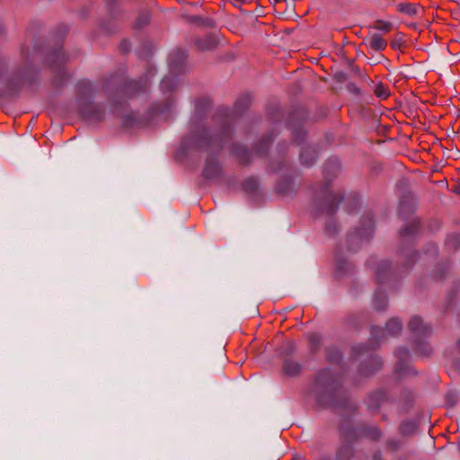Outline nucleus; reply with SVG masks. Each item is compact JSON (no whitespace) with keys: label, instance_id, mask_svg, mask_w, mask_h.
Masks as SVG:
<instances>
[{"label":"nucleus","instance_id":"49","mask_svg":"<svg viewBox=\"0 0 460 460\" xmlns=\"http://www.w3.org/2000/svg\"><path fill=\"white\" fill-rule=\"evenodd\" d=\"M284 166H285L284 161H279V162L273 161L270 164V167L273 171H280L284 168Z\"/></svg>","mask_w":460,"mask_h":460},{"label":"nucleus","instance_id":"34","mask_svg":"<svg viewBox=\"0 0 460 460\" xmlns=\"http://www.w3.org/2000/svg\"><path fill=\"white\" fill-rule=\"evenodd\" d=\"M327 360L332 363H339L341 359V351L336 348H330L326 350Z\"/></svg>","mask_w":460,"mask_h":460},{"label":"nucleus","instance_id":"56","mask_svg":"<svg viewBox=\"0 0 460 460\" xmlns=\"http://www.w3.org/2000/svg\"><path fill=\"white\" fill-rule=\"evenodd\" d=\"M20 80L22 82V84H24L25 82H27V81H28V79L26 78V76H25V75H23L21 76Z\"/></svg>","mask_w":460,"mask_h":460},{"label":"nucleus","instance_id":"54","mask_svg":"<svg viewBox=\"0 0 460 460\" xmlns=\"http://www.w3.org/2000/svg\"><path fill=\"white\" fill-rule=\"evenodd\" d=\"M431 252L435 255L437 254L438 249L435 245H431Z\"/></svg>","mask_w":460,"mask_h":460},{"label":"nucleus","instance_id":"50","mask_svg":"<svg viewBox=\"0 0 460 460\" xmlns=\"http://www.w3.org/2000/svg\"><path fill=\"white\" fill-rule=\"evenodd\" d=\"M202 24L208 28H213L216 26V22L211 18H206L202 20Z\"/></svg>","mask_w":460,"mask_h":460},{"label":"nucleus","instance_id":"58","mask_svg":"<svg viewBox=\"0 0 460 460\" xmlns=\"http://www.w3.org/2000/svg\"><path fill=\"white\" fill-rule=\"evenodd\" d=\"M235 1H236V2H239V3H241V4H243V3H245V2H246V0H235Z\"/></svg>","mask_w":460,"mask_h":460},{"label":"nucleus","instance_id":"23","mask_svg":"<svg viewBox=\"0 0 460 460\" xmlns=\"http://www.w3.org/2000/svg\"><path fill=\"white\" fill-rule=\"evenodd\" d=\"M372 305L376 311L385 310L388 306V298L385 292L378 288L374 294Z\"/></svg>","mask_w":460,"mask_h":460},{"label":"nucleus","instance_id":"53","mask_svg":"<svg viewBox=\"0 0 460 460\" xmlns=\"http://www.w3.org/2000/svg\"><path fill=\"white\" fill-rule=\"evenodd\" d=\"M373 460H382V456L380 452H376L373 456Z\"/></svg>","mask_w":460,"mask_h":460},{"label":"nucleus","instance_id":"10","mask_svg":"<svg viewBox=\"0 0 460 460\" xmlns=\"http://www.w3.org/2000/svg\"><path fill=\"white\" fill-rule=\"evenodd\" d=\"M306 118V113L303 109L293 111L288 116V124L292 128V135L294 141L301 144L305 136V132L302 128L300 123Z\"/></svg>","mask_w":460,"mask_h":460},{"label":"nucleus","instance_id":"1","mask_svg":"<svg viewBox=\"0 0 460 460\" xmlns=\"http://www.w3.org/2000/svg\"><path fill=\"white\" fill-rule=\"evenodd\" d=\"M252 97L249 94L242 95L234 102V111L230 114L227 109L221 108L217 114V121L220 123V128L217 132H211L204 127L195 125L190 133L181 140V147L184 152L192 149L208 153L217 154L225 145L232 138L231 127L234 116H240L251 105Z\"/></svg>","mask_w":460,"mask_h":460},{"label":"nucleus","instance_id":"46","mask_svg":"<svg viewBox=\"0 0 460 460\" xmlns=\"http://www.w3.org/2000/svg\"><path fill=\"white\" fill-rule=\"evenodd\" d=\"M282 353L286 355L292 354L296 350V345L292 341H288L282 346Z\"/></svg>","mask_w":460,"mask_h":460},{"label":"nucleus","instance_id":"42","mask_svg":"<svg viewBox=\"0 0 460 460\" xmlns=\"http://www.w3.org/2000/svg\"><path fill=\"white\" fill-rule=\"evenodd\" d=\"M370 348L368 345H358L356 347H353L352 352L353 356L355 358H358L359 356L367 353L369 351Z\"/></svg>","mask_w":460,"mask_h":460},{"label":"nucleus","instance_id":"18","mask_svg":"<svg viewBox=\"0 0 460 460\" xmlns=\"http://www.w3.org/2000/svg\"><path fill=\"white\" fill-rule=\"evenodd\" d=\"M217 38L211 33H208L202 38H197L195 40L196 47L199 50L201 51L213 50L217 47Z\"/></svg>","mask_w":460,"mask_h":460},{"label":"nucleus","instance_id":"9","mask_svg":"<svg viewBox=\"0 0 460 460\" xmlns=\"http://www.w3.org/2000/svg\"><path fill=\"white\" fill-rule=\"evenodd\" d=\"M398 188L401 190L399 215L402 218H407L415 210L414 199L411 193L408 191V183L406 181H402Z\"/></svg>","mask_w":460,"mask_h":460},{"label":"nucleus","instance_id":"59","mask_svg":"<svg viewBox=\"0 0 460 460\" xmlns=\"http://www.w3.org/2000/svg\"><path fill=\"white\" fill-rule=\"evenodd\" d=\"M457 118H459V119H460V108H459V109H458V111H457Z\"/></svg>","mask_w":460,"mask_h":460},{"label":"nucleus","instance_id":"37","mask_svg":"<svg viewBox=\"0 0 460 460\" xmlns=\"http://www.w3.org/2000/svg\"><path fill=\"white\" fill-rule=\"evenodd\" d=\"M397 10L408 15H414L417 13V7L414 4L404 3L397 5Z\"/></svg>","mask_w":460,"mask_h":460},{"label":"nucleus","instance_id":"11","mask_svg":"<svg viewBox=\"0 0 460 460\" xmlns=\"http://www.w3.org/2000/svg\"><path fill=\"white\" fill-rule=\"evenodd\" d=\"M394 355L397 358V363L395 366V370L401 376L405 375H415L416 372L408 365V358L410 357V352L406 348L399 347L394 351Z\"/></svg>","mask_w":460,"mask_h":460},{"label":"nucleus","instance_id":"47","mask_svg":"<svg viewBox=\"0 0 460 460\" xmlns=\"http://www.w3.org/2000/svg\"><path fill=\"white\" fill-rule=\"evenodd\" d=\"M346 206H349V208H348V211L349 213H352L354 209H356L358 206V199L356 198V197H353L351 199H349L348 201H347V204Z\"/></svg>","mask_w":460,"mask_h":460},{"label":"nucleus","instance_id":"26","mask_svg":"<svg viewBox=\"0 0 460 460\" xmlns=\"http://www.w3.org/2000/svg\"><path fill=\"white\" fill-rule=\"evenodd\" d=\"M274 135L270 133V135L264 136L260 142L254 146V152L257 155H263L267 153L270 145L271 144Z\"/></svg>","mask_w":460,"mask_h":460},{"label":"nucleus","instance_id":"27","mask_svg":"<svg viewBox=\"0 0 460 460\" xmlns=\"http://www.w3.org/2000/svg\"><path fill=\"white\" fill-rule=\"evenodd\" d=\"M418 429L416 422L411 420H404L399 427V432L401 435L408 437L413 435Z\"/></svg>","mask_w":460,"mask_h":460},{"label":"nucleus","instance_id":"32","mask_svg":"<svg viewBox=\"0 0 460 460\" xmlns=\"http://www.w3.org/2000/svg\"><path fill=\"white\" fill-rule=\"evenodd\" d=\"M293 190V182L290 178H285L277 184V190L281 194H288Z\"/></svg>","mask_w":460,"mask_h":460},{"label":"nucleus","instance_id":"38","mask_svg":"<svg viewBox=\"0 0 460 460\" xmlns=\"http://www.w3.org/2000/svg\"><path fill=\"white\" fill-rule=\"evenodd\" d=\"M308 342L312 351H316L321 343V337L316 333H310L308 335Z\"/></svg>","mask_w":460,"mask_h":460},{"label":"nucleus","instance_id":"8","mask_svg":"<svg viewBox=\"0 0 460 460\" xmlns=\"http://www.w3.org/2000/svg\"><path fill=\"white\" fill-rule=\"evenodd\" d=\"M47 60L53 72L56 73L54 82L58 86H59L66 76L64 66L67 61V58L61 51V48H59L55 49L50 52Z\"/></svg>","mask_w":460,"mask_h":460},{"label":"nucleus","instance_id":"3","mask_svg":"<svg viewBox=\"0 0 460 460\" xmlns=\"http://www.w3.org/2000/svg\"><path fill=\"white\" fill-rule=\"evenodd\" d=\"M340 172V164L336 159L328 160L323 165L325 176L324 184L315 191L314 198V210L315 213L332 216L336 213L338 207L344 199L341 191L333 192L330 190L328 177H335Z\"/></svg>","mask_w":460,"mask_h":460},{"label":"nucleus","instance_id":"6","mask_svg":"<svg viewBox=\"0 0 460 460\" xmlns=\"http://www.w3.org/2000/svg\"><path fill=\"white\" fill-rule=\"evenodd\" d=\"M361 229H356L347 236L349 251L356 252L359 249L364 240H369L373 234L374 218L371 213H367L361 218Z\"/></svg>","mask_w":460,"mask_h":460},{"label":"nucleus","instance_id":"62","mask_svg":"<svg viewBox=\"0 0 460 460\" xmlns=\"http://www.w3.org/2000/svg\"><path fill=\"white\" fill-rule=\"evenodd\" d=\"M206 103L207 104H209V101L208 100H205Z\"/></svg>","mask_w":460,"mask_h":460},{"label":"nucleus","instance_id":"15","mask_svg":"<svg viewBox=\"0 0 460 460\" xmlns=\"http://www.w3.org/2000/svg\"><path fill=\"white\" fill-rule=\"evenodd\" d=\"M383 366V362L379 357L376 355H369L368 362L361 364L359 367V374L361 376H367L374 374L376 371L380 369Z\"/></svg>","mask_w":460,"mask_h":460},{"label":"nucleus","instance_id":"28","mask_svg":"<svg viewBox=\"0 0 460 460\" xmlns=\"http://www.w3.org/2000/svg\"><path fill=\"white\" fill-rule=\"evenodd\" d=\"M178 81L174 76H165L160 84L161 90L164 93L172 92L177 88Z\"/></svg>","mask_w":460,"mask_h":460},{"label":"nucleus","instance_id":"29","mask_svg":"<svg viewBox=\"0 0 460 460\" xmlns=\"http://www.w3.org/2000/svg\"><path fill=\"white\" fill-rule=\"evenodd\" d=\"M369 46L376 51L383 50L386 48L387 42L378 34H374L369 38Z\"/></svg>","mask_w":460,"mask_h":460},{"label":"nucleus","instance_id":"33","mask_svg":"<svg viewBox=\"0 0 460 460\" xmlns=\"http://www.w3.org/2000/svg\"><path fill=\"white\" fill-rule=\"evenodd\" d=\"M142 123L135 113H130L123 118V126L126 128L141 126Z\"/></svg>","mask_w":460,"mask_h":460},{"label":"nucleus","instance_id":"19","mask_svg":"<svg viewBox=\"0 0 460 460\" xmlns=\"http://www.w3.org/2000/svg\"><path fill=\"white\" fill-rule=\"evenodd\" d=\"M387 401V395L384 391H376L371 394L367 399V409L376 412L383 402Z\"/></svg>","mask_w":460,"mask_h":460},{"label":"nucleus","instance_id":"57","mask_svg":"<svg viewBox=\"0 0 460 460\" xmlns=\"http://www.w3.org/2000/svg\"><path fill=\"white\" fill-rule=\"evenodd\" d=\"M112 102H113V105L116 106V100L113 98V97H111Z\"/></svg>","mask_w":460,"mask_h":460},{"label":"nucleus","instance_id":"39","mask_svg":"<svg viewBox=\"0 0 460 460\" xmlns=\"http://www.w3.org/2000/svg\"><path fill=\"white\" fill-rule=\"evenodd\" d=\"M448 270H449L448 263H444V264L438 266L436 268V270H434L435 278L438 279H442L443 278L446 277V273L448 271Z\"/></svg>","mask_w":460,"mask_h":460},{"label":"nucleus","instance_id":"13","mask_svg":"<svg viewBox=\"0 0 460 460\" xmlns=\"http://www.w3.org/2000/svg\"><path fill=\"white\" fill-rule=\"evenodd\" d=\"M94 94V89L91 82L82 80L76 84V100L79 108L84 103H89Z\"/></svg>","mask_w":460,"mask_h":460},{"label":"nucleus","instance_id":"43","mask_svg":"<svg viewBox=\"0 0 460 460\" xmlns=\"http://www.w3.org/2000/svg\"><path fill=\"white\" fill-rule=\"evenodd\" d=\"M374 28L379 31H383L385 32H388L392 29V24L388 22L376 21L375 22Z\"/></svg>","mask_w":460,"mask_h":460},{"label":"nucleus","instance_id":"35","mask_svg":"<svg viewBox=\"0 0 460 460\" xmlns=\"http://www.w3.org/2000/svg\"><path fill=\"white\" fill-rule=\"evenodd\" d=\"M259 183L256 178L250 177L243 183V189L247 192H254L258 189Z\"/></svg>","mask_w":460,"mask_h":460},{"label":"nucleus","instance_id":"36","mask_svg":"<svg viewBox=\"0 0 460 460\" xmlns=\"http://www.w3.org/2000/svg\"><path fill=\"white\" fill-rule=\"evenodd\" d=\"M338 231H339V226H338L337 223L332 218H330L325 224V228H324L325 234L329 236H333L338 233Z\"/></svg>","mask_w":460,"mask_h":460},{"label":"nucleus","instance_id":"2","mask_svg":"<svg viewBox=\"0 0 460 460\" xmlns=\"http://www.w3.org/2000/svg\"><path fill=\"white\" fill-rule=\"evenodd\" d=\"M314 392L319 404L323 407L348 410L350 412L358 410V406L348 398L343 390L341 377L329 368L317 374Z\"/></svg>","mask_w":460,"mask_h":460},{"label":"nucleus","instance_id":"45","mask_svg":"<svg viewBox=\"0 0 460 460\" xmlns=\"http://www.w3.org/2000/svg\"><path fill=\"white\" fill-rule=\"evenodd\" d=\"M149 22L148 15L146 13L140 14L136 20V26L138 28H142L146 25Z\"/></svg>","mask_w":460,"mask_h":460},{"label":"nucleus","instance_id":"7","mask_svg":"<svg viewBox=\"0 0 460 460\" xmlns=\"http://www.w3.org/2000/svg\"><path fill=\"white\" fill-rule=\"evenodd\" d=\"M340 429L342 438L349 442L357 440L359 437H366L374 441L383 437L382 431L376 426L361 425L358 430H355L344 422L341 425Z\"/></svg>","mask_w":460,"mask_h":460},{"label":"nucleus","instance_id":"16","mask_svg":"<svg viewBox=\"0 0 460 460\" xmlns=\"http://www.w3.org/2000/svg\"><path fill=\"white\" fill-rule=\"evenodd\" d=\"M402 323L396 318H392L387 322L385 330L379 329L377 327H373L372 328V336L376 337L377 332H382L383 334L385 333V332H386L391 336H396L402 332Z\"/></svg>","mask_w":460,"mask_h":460},{"label":"nucleus","instance_id":"24","mask_svg":"<svg viewBox=\"0 0 460 460\" xmlns=\"http://www.w3.org/2000/svg\"><path fill=\"white\" fill-rule=\"evenodd\" d=\"M420 227V222L419 219H413L409 224L404 226L400 230V237L402 239H406L408 237H411L415 235Z\"/></svg>","mask_w":460,"mask_h":460},{"label":"nucleus","instance_id":"20","mask_svg":"<svg viewBox=\"0 0 460 460\" xmlns=\"http://www.w3.org/2000/svg\"><path fill=\"white\" fill-rule=\"evenodd\" d=\"M317 158L316 149L311 146H305L302 148L300 153V163L302 165L310 167L312 166Z\"/></svg>","mask_w":460,"mask_h":460},{"label":"nucleus","instance_id":"30","mask_svg":"<svg viewBox=\"0 0 460 460\" xmlns=\"http://www.w3.org/2000/svg\"><path fill=\"white\" fill-rule=\"evenodd\" d=\"M353 456V448L349 445L341 446L337 453L336 459L337 460H350Z\"/></svg>","mask_w":460,"mask_h":460},{"label":"nucleus","instance_id":"14","mask_svg":"<svg viewBox=\"0 0 460 460\" xmlns=\"http://www.w3.org/2000/svg\"><path fill=\"white\" fill-rule=\"evenodd\" d=\"M186 59L187 53L185 50L181 49H175L170 56L171 71L172 73H181L183 71Z\"/></svg>","mask_w":460,"mask_h":460},{"label":"nucleus","instance_id":"12","mask_svg":"<svg viewBox=\"0 0 460 460\" xmlns=\"http://www.w3.org/2000/svg\"><path fill=\"white\" fill-rule=\"evenodd\" d=\"M80 114L86 119L91 121H101L104 118L103 108L93 102L84 103L79 108Z\"/></svg>","mask_w":460,"mask_h":460},{"label":"nucleus","instance_id":"21","mask_svg":"<svg viewBox=\"0 0 460 460\" xmlns=\"http://www.w3.org/2000/svg\"><path fill=\"white\" fill-rule=\"evenodd\" d=\"M391 263L386 261H383L378 263L376 270V278L378 284H383L390 277Z\"/></svg>","mask_w":460,"mask_h":460},{"label":"nucleus","instance_id":"48","mask_svg":"<svg viewBox=\"0 0 460 460\" xmlns=\"http://www.w3.org/2000/svg\"><path fill=\"white\" fill-rule=\"evenodd\" d=\"M386 447H387V449H389L391 451H396V450H398L400 445H399L398 441L392 439V440L387 441Z\"/></svg>","mask_w":460,"mask_h":460},{"label":"nucleus","instance_id":"52","mask_svg":"<svg viewBox=\"0 0 460 460\" xmlns=\"http://www.w3.org/2000/svg\"><path fill=\"white\" fill-rule=\"evenodd\" d=\"M59 29L62 31V37H64L68 31L67 26L65 25L61 26Z\"/></svg>","mask_w":460,"mask_h":460},{"label":"nucleus","instance_id":"60","mask_svg":"<svg viewBox=\"0 0 460 460\" xmlns=\"http://www.w3.org/2000/svg\"><path fill=\"white\" fill-rule=\"evenodd\" d=\"M457 347H458V349L460 350V340L457 342Z\"/></svg>","mask_w":460,"mask_h":460},{"label":"nucleus","instance_id":"41","mask_svg":"<svg viewBox=\"0 0 460 460\" xmlns=\"http://www.w3.org/2000/svg\"><path fill=\"white\" fill-rule=\"evenodd\" d=\"M171 107V103L167 100L164 103L162 104H154L151 108L154 113H163L165 111L169 110Z\"/></svg>","mask_w":460,"mask_h":460},{"label":"nucleus","instance_id":"5","mask_svg":"<svg viewBox=\"0 0 460 460\" xmlns=\"http://www.w3.org/2000/svg\"><path fill=\"white\" fill-rule=\"evenodd\" d=\"M408 326L415 339V352L420 356H429L432 352L431 347L428 343L420 342L419 339L429 336L432 332L431 327L418 315L411 317Z\"/></svg>","mask_w":460,"mask_h":460},{"label":"nucleus","instance_id":"51","mask_svg":"<svg viewBox=\"0 0 460 460\" xmlns=\"http://www.w3.org/2000/svg\"><path fill=\"white\" fill-rule=\"evenodd\" d=\"M130 44L128 40H124L120 42L119 49L122 52H128L129 49Z\"/></svg>","mask_w":460,"mask_h":460},{"label":"nucleus","instance_id":"55","mask_svg":"<svg viewBox=\"0 0 460 460\" xmlns=\"http://www.w3.org/2000/svg\"><path fill=\"white\" fill-rule=\"evenodd\" d=\"M291 460H304V457L300 456H294Z\"/></svg>","mask_w":460,"mask_h":460},{"label":"nucleus","instance_id":"63","mask_svg":"<svg viewBox=\"0 0 460 460\" xmlns=\"http://www.w3.org/2000/svg\"><path fill=\"white\" fill-rule=\"evenodd\" d=\"M321 460H331V459H329V458H322Z\"/></svg>","mask_w":460,"mask_h":460},{"label":"nucleus","instance_id":"61","mask_svg":"<svg viewBox=\"0 0 460 460\" xmlns=\"http://www.w3.org/2000/svg\"><path fill=\"white\" fill-rule=\"evenodd\" d=\"M411 255V257H415V256H416V253H415V252H412Z\"/></svg>","mask_w":460,"mask_h":460},{"label":"nucleus","instance_id":"44","mask_svg":"<svg viewBox=\"0 0 460 460\" xmlns=\"http://www.w3.org/2000/svg\"><path fill=\"white\" fill-rule=\"evenodd\" d=\"M458 401L457 394L454 392H449L446 394V404L448 407H454Z\"/></svg>","mask_w":460,"mask_h":460},{"label":"nucleus","instance_id":"4","mask_svg":"<svg viewBox=\"0 0 460 460\" xmlns=\"http://www.w3.org/2000/svg\"><path fill=\"white\" fill-rule=\"evenodd\" d=\"M148 84L146 78H141L137 81L128 80L124 75L120 73L112 75L106 79L103 90L107 93H112L119 96L122 95L129 98L145 92L147 89Z\"/></svg>","mask_w":460,"mask_h":460},{"label":"nucleus","instance_id":"25","mask_svg":"<svg viewBox=\"0 0 460 460\" xmlns=\"http://www.w3.org/2000/svg\"><path fill=\"white\" fill-rule=\"evenodd\" d=\"M301 365L294 360L286 359L283 363V372L288 376H296L300 374Z\"/></svg>","mask_w":460,"mask_h":460},{"label":"nucleus","instance_id":"31","mask_svg":"<svg viewBox=\"0 0 460 460\" xmlns=\"http://www.w3.org/2000/svg\"><path fill=\"white\" fill-rule=\"evenodd\" d=\"M445 246L449 251H452V252L458 250L460 247V234H455L449 235L445 242Z\"/></svg>","mask_w":460,"mask_h":460},{"label":"nucleus","instance_id":"40","mask_svg":"<svg viewBox=\"0 0 460 460\" xmlns=\"http://www.w3.org/2000/svg\"><path fill=\"white\" fill-rule=\"evenodd\" d=\"M375 94L381 99H387L390 95V92L387 87L379 84L375 88Z\"/></svg>","mask_w":460,"mask_h":460},{"label":"nucleus","instance_id":"17","mask_svg":"<svg viewBox=\"0 0 460 460\" xmlns=\"http://www.w3.org/2000/svg\"><path fill=\"white\" fill-rule=\"evenodd\" d=\"M202 173L208 180L218 177L221 173V167L217 160L213 157H208Z\"/></svg>","mask_w":460,"mask_h":460},{"label":"nucleus","instance_id":"22","mask_svg":"<svg viewBox=\"0 0 460 460\" xmlns=\"http://www.w3.org/2000/svg\"><path fill=\"white\" fill-rule=\"evenodd\" d=\"M231 151L243 165H247L251 163V153L246 147L239 145H233Z\"/></svg>","mask_w":460,"mask_h":460}]
</instances>
